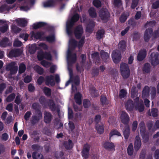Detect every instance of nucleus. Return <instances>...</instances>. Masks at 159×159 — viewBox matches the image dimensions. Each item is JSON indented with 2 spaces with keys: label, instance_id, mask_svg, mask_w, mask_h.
<instances>
[{
  "label": "nucleus",
  "instance_id": "nucleus-1",
  "mask_svg": "<svg viewBox=\"0 0 159 159\" xmlns=\"http://www.w3.org/2000/svg\"><path fill=\"white\" fill-rule=\"evenodd\" d=\"M67 59L68 65V69L69 71L70 79L69 80L66 82L65 86H67L70 83V81H71L75 84L77 85L79 83V77L77 76L73 78H71L72 73V70L69 67L71 64L73 63L76 61V55L75 54H72L70 48L68 49L67 51Z\"/></svg>",
  "mask_w": 159,
  "mask_h": 159
},
{
  "label": "nucleus",
  "instance_id": "nucleus-2",
  "mask_svg": "<svg viewBox=\"0 0 159 159\" xmlns=\"http://www.w3.org/2000/svg\"><path fill=\"white\" fill-rule=\"evenodd\" d=\"M138 90L135 86H133L131 90V96L132 98H134V107L136 110L138 111L139 112L143 111L144 109V106L143 102L142 100H139L138 96Z\"/></svg>",
  "mask_w": 159,
  "mask_h": 159
},
{
  "label": "nucleus",
  "instance_id": "nucleus-3",
  "mask_svg": "<svg viewBox=\"0 0 159 159\" xmlns=\"http://www.w3.org/2000/svg\"><path fill=\"white\" fill-rule=\"evenodd\" d=\"M79 16L78 14L74 15L71 19L68 20L66 23V32L69 36H71L73 33L72 27L74 23L76 22L79 19Z\"/></svg>",
  "mask_w": 159,
  "mask_h": 159
},
{
  "label": "nucleus",
  "instance_id": "nucleus-4",
  "mask_svg": "<svg viewBox=\"0 0 159 159\" xmlns=\"http://www.w3.org/2000/svg\"><path fill=\"white\" fill-rule=\"evenodd\" d=\"M120 70L121 75L124 78L129 77L130 74V70L128 65L126 63H121L120 65Z\"/></svg>",
  "mask_w": 159,
  "mask_h": 159
},
{
  "label": "nucleus",
  "instance_id": "nucleus-5",
  "mask_svg": "<svg viewBox=\"0 0 159 159\" xmlns=\"http://www.w3.org/2000/svg\"><path fill=\"white\" fill-rule=\"evenodd\" d=\"M39 101L41 104L44 107H46L48 104L52 111H54L56 110L55 105L52 100H50L49 103H47L45 98L43 97H42L40 98Z\"/></svg>",
  "mask_w": 159,
  "mask_h": 159
},
{
  "label": "nucleus",
  "instance_id": "nucleus-6",
  "mask_svg": "<svg viewBox=\"0 0 159 159\" xmlns=\"http://www.w3.org/2000/svg\"><path fill=\"white\" fill-rule=\"evenodd\" d=\"M85 37L84 36L82 37L80 41L78 44L77 42L74 39H70L69 40V44L70 46L77 47L80 48L82 47L84 42Z\"/></svg>",
  "mask_w": 159,
  "mask_h": 159
},
{
  "label": "nucleus",
  "instance_id": "nucleus-7",
  "mask_svg": "<svg viewBox=\"0 0 159 159\" xmlns=\"http://www.w3.org/2000/svg\"><path fill=\"white\" fill-rule=\"evenodd\" d=\"M15 62H12L8 65L6 67L7 70H10V74L13 75L16 74L18 70V67Z\"/></svg>",
  "mask_w": 159,
  "mask_h": 159
},
{
  "label": "nucleus",
  "instance_id": "nucleus-8",
  "mask_svg": "<svg viewBox=\"0 0 159 159\" xmlns=\"http://www.w3.org/2000/svg\"><path fill=\"white\" fill-rule=\"evenodd\" d=\"M99 16L103 20H107L110 16L109 13L106 9H102L99 12Z\"/></svg>",
  "mask_w": 159,
  "mask_h": 159
},
{
  "label": "nucleus",
  "instance_id": "nucleus-9",
  "mask_svg": "<svg viewBox=\"0 0 159 159\" xmlns=\"http://www.w3.org/2000/svg\"><path fill=\"white\" fill-rule=\"evenodd\" d=\"M38 57L39 60H41L45 58L48 60H51V56L49 53L45 52L44 53L42 51H40L38 53Z\"/></svg>",
  "mask_w": 159,
  "mask_h": 159
},
{
  "label": "nucleus",
  "instance_id": "nucleus-10",
  "mask_svg": "<svg viewBox=\"0 0 159 159\" xmlns=\"http://www.w3.org/2000/svg\"><path fill=\"white\" fill-rule=\"evenodd\" d=\"M158 53L157 52L152 53L150 57V60L153 66H156L159 64V60L158 59Z\"/></svg>",
  "mask_w": 159,
  "mask_h": 159
},
{
  "label": "nucleus",
  "instance_id": "nucleus-11",
  "mask_svg": "<svg viewBox=\"0 0 159 159\" xmlns=\"http://www.w3.org/2000/svg\"><path fill=\"white\" fill-rule=\"evenodd\" d=\"M112 57L113 61L115 63L118 62L121 59L120 52L118 50L113 51L112 54Z\"/></svg>",
  "mask_w": 159,
  "mask_h": 159
},
{
  "label": "nucleus",
  "instance_id": "nucleus-12",
  "mask_svg": "<svg viewBox=\"0 0 159 159\" xmlns=\"http://www.w3.org/2000/svg\"><path fill=\"white\" fill-rule=\"evenodd\" d=\"M42 118V114L39 111H38L35 115L32 116L31 121L32 123L34 124L38 122L39 120Z\"/></svg>",
  "mask_w": 159,
  "mask_h": 159
},
{
  "label": "nucleus",
  "instance_id": "nucleus-13",
  "mask_svg": "<svg viewBox=\"0 0 159 159\" xmlns=\"http://www.w3.org/2000/svg\"><path fill=\"white\" fill-rule=\"evenodd\" d=\"M121 121L124 124H127L129 121V117L128 114L125 111H122L120 114Z\"/></svg>",
  "mask_w": 159,
  "mask_h": 159
},
{
  "label": "nucleus",
  "instance_id": "nucleus-14",
  "mask_svg": "<svg viewBox=\"0 0 159 159\" xmlns=\"http://www.w3.org/2000/svg\"><path fill=\"white\" fill-rule=\"evenodd\" d=\"M83 33V29L81 25L77 26L75 30L74 34L77 39L80 38L81 37Z\"/></svg>",
  "mask_w": 159,
  "mask_h": 159
},
{
  "label": "nucleus",
  "instance_id": "nucleus-15",
  "mask_svg": "<svg viewBox=\"0 0 159 159\" xmlns=\"http://www.w3.org/2000/svg\"><path fill=\"white\" fill-rule=\"evenodd\" d=\"M54 79V77L53 76L51 75L47 76L45 78L46 84L48 86L49 85L51 86H54L55 84Z\"/></svg>",
  "mask_w": 159,
  "mask_h": 159
},
{
  "label": "nucleus",
  "instance_id": "nucleus-16",
  "mask_svg": "<svg viewBox=\"0 0 159 159\" xmlns=\"http://www.w3.org/2000/svg\"><path fill=\"white\" fill-rule=\"evenodd\" d=\"M89 148V145L87 144L84 145L82 153V156L85 159L88 157Z\"/></svg>",
  "mask_w": 159,
  "mask_h": 159
},
{
  "label": "nucleus",
  "instance_id": "nucleus-17",
  "mask_svg": "<svg viewBox=\"0 0 159 159\" xmlns=\"http://www.w3.org/2000/svg\"><path fill=\"white\" fill-rule=\"evenodd\" d=\"M0 30L2 33L6 32L8 28V25L5 21L0 20Z\"/></svg>",
  "mask_w": 159,
  "mask_h": 159
},
{
  "label": "nucleus",
  "instance_id": "nucleus-18",
  "mask_svg": "<svg viewBox=\"0 0 159 159\" xmlns=\"http://www.w3.org/2000/svg\"><path fill=\"white\" fill-rule=\"evenodd\" d=\"M21 52L19 49H15L11 51L8 54V56L10 58L16 57L20 55Z\"/></svg>",
  "mask_w": 159,
  "mask_h": 159
},
{
  "label": "nucleus",
  "instance_id": "nucleus-19",
  "mask_svg": "<svg viewBox=\"0 0 159 159\" xmlns=\"http://www.w3.org/2000/svg\"><path fill=\"white\" fill-rule=\"evenodd\" d=\"M125 106L126 110L128 111H131L133 109L134 106V104L132 100H129L125 102Z\"/></svg>",
  "mask_w": 159,
  "mask_h": 159
},
{
  "label": "nucleus",
  "instance_id": "nucleus-20",
  "mask_svg": "<svg viewBox=\"0 0 159 159\" xmlns=\"http://www.w3.org/2000/svg\"><path fill=\"white\" fill-rule=\"evenodd\" d=\"M141 145V143L140 139L138 136H137L135 138L134 143L135 150L136 151L139 150L140 148Z\"/></svg>",
  "mask_w": 159,
  "mask_h": 159
},
{
  "label": "nucleus",
  "instance_id": "nucleus-21",
  "mask_svg": "<svg viewBox=\"0 0 159 159\" xmlns=\"http://www.w3.org/2000/svg\"><path fill=\"white\" fill-rule=\"evenodd\" d=\"M152 30L151 28L146 30L144 35V39L145 41L147 42L148 41L150 36L152 35Z\"/></svg>",
  "mask_w": 159,
  "mask_h": 159
},
{
  "label": "nucleus",
  "instance_id": "nucleus-22",
  "mask_svg": "<svg viewBox=\"0 0 159 159\" xmlns=\"http://www.w3.org/2000/svg\"><path fill=\"white\" fill-rule=\"evenodd\" d=\"M17 24L21 26L24 27L25 26L27 23L28 20L25 18H18L16 20Z\"/></svg>",
  "mask_w": 159,
  "mask_h": 159
},
{
  "label": "nucleus",
  "instance_id": "nucleus-23",
  "mask_svg": "<svg viewBox=\"0 0 159 159\" xmlns=\"http://www.w3.org/2000/svg\"><path fill=\"white\" fill-rule=\"evenodd\" d=\"M44 121L46 123H49L51 121L52 117L49 112H45L44 113Z\"/></svg>",
  "mask_w": 159,
  "mask_h": 159
},
{
  "label": "nucleus",
  "instance_id": "nucleus-24",
  "mask_svg": "<svg viewBox=\"0 0 159 159\" xmlns=\"http://www.w3.org/2000/svg\"><path fill=\"white\" fill-rule=\"evenodd\" d=\"M146 52L145 49L140 50L137 56V59L138 61L142 60L146 57Z\"/></svg>",
  "mask_w": 159,
  "mask_h": 159
},
{
  "label": "nucleus",
  "instance_id": "nucleus-25",
  "mask_svg": "<svg viewBox=\"0 0 159 159\" xmlns=\"http://www.w3.org/2000/svg\"><path fill=\"white\" fill-rule=\"evenodd\" d=\"M11 44V43L6 38H3L0 42V45L2 47H5Z\"/></svg>",
  "mask_w": 159,
  "mask_h": 159
},
{
  "label": "nucleus",
  "instance_id": "nucleus-26",
  "mask_svg": "<svg viewBox=\"0 0 159 159\" xmlns=\"http://www.w3.org/2000/svg\"><path fill=\"white\" fill-rule=\"evenodd\" d=\"M104 148L109 150H114L115 146L113 143L109 142H106L104 144Z\"/></svg>",
  "mask_w": 159,
  "mask_h": 159
},
{
  "label": "nucleus",
  "instance_id": "nucleus-27",
  "mask_svg": "<svg viewBox=\"0 0 159 159\" xmlns=\"http://www.w3.org/2000/svg\"><path fill=\"white\" fill-rule=\"evenodd\" d=\"M43 34V32H38L35 33L32 31L31 33V37L32 38H34L36 39H39L41 37Z\"/></svg>",
  "mask_w": 159,
  "mask_h": 159
},
{
  "label": "nucleus",
  "instance_id": "nucleus-28",
  "mask_svg": "<svg viewBox=\"0 0 159 159\" xmlns=\"http://www.w3.org/2000/svg\"><path fill=\"white\" fill-rule=\"evenodd\" d=\"M149 88L147 86H145L143 89L142 92V97L143 98L147 97L149 96Z\"/></svg>",
  "mask_w": 159,
  "mask_h": 159
},
{
  "label": "nucleus",
  "instance_id": "nucleus-29",
  "mask_svg": "<svg viewBox=\"0 0 159 159\" xmlns=\"http://www.w3.org/2000/svg\"><path fill=\"white\" fill-rule=\"evenodd\" d=\"M89 16L92 18H95L97 17V14L95 9L93 7H91L89 10Z\"/></svg>",
  "mask_w": 159,
  "mask_h": 159
},
{
  "label": "nucleus",
  "instance_id": "nucleus-30",
  "mask_svg": "<svg viewBox=\"0 0 159 159\" xmlns=\"http://www.w3.org/2000/svg\"><path fill=\"white\" fill-rule=\"evenodd\" d=\"M81 95L79 93H76L74 96V98L76 103L79 105L81 103Z\"/></svg>",
  "mask_w": 159,
  "mask_h": 159
},
{
  "label": "nucleus",
  "instance_id": "nucleus-31",
  "mask_svg": "<svg viewBox=\"0 0 159 159\" xmlns=\"http://www.w3.org/2000/svg\"><path fill=\"white\" fill-rule=\"evenodd\" d=\"M11 7H8L6 5H4L2 6L0 8V11L1 13H5L8 11L10 9Z\"/></svg>",
  "mask_w": 159,
  "mask_h": 159
},
{
  "label": "nucleus",
  "instance_id": "nucleus-32",
  "mask_svg": "<svg viewBox=\"0 0 159 159\" xmlns=\"http://www.w3.org/2000/svg\"><path fill=\"white\" fill-rule=\"evenodd\" d=\"M32 157L33 159H43V158L42 154L38 153L36 152L33 153Z\"/></svg>",
  "mask_w": 159,
  "mask_h": 159
},
{
  "label": "nucleus",
  "instance_id": "nucleus-33",
  "mask_svg": "<svg viewBox=\"0 0 159 159\" xmlns=\"http://www.w3.org/2000/svg\"><path fill=\"white\" fill-rule=\"evenodd\" d=\"M123 133L125 138L127 139L129 135V128L128 125L126 126L125 129L123 131Z\"/></svg>",
  "mask_w": 159,
  "mask_h": 159
},
{
  "label": "nucleus",
  "instance_id": "nucleus-34",
  "mask_svg": "<svg viewBox=\"0 0 159 159\" xmlns=\"http://www.w3.org/2000/svg\"><path fill=\"white\" fill-rule=\"evenodd\" d=\"M126 47L125 42L124 41H122L119 43L118 44V48L121 51H124Z\"/></svg>",
  "mask_w": 159,
  "mask_h": 159
},
{
  "label": "nucleus",
  "instance_id": "nucleus-35",
  "mask_svg": "<svg viewBox=\"0 0 159 159\" xmlns=\"http://www.w3.org/2000/svg\"><path fill=\"white\" fill-rule=\"evenodd\" d=\"M98 132L99 134H102L104 131L103 126L102 124H98L96 126Z\"/></svg>",
  "mask_w": 159,
  "mask_h": 159
},
{
  "label": "nucleus",
  "instance_id": "nucleus-36",
  "mask_svg": "<svg viewBox=\"0 0 159 159\" xmlns=\"http://www.w3.org/2000/svg\"><path fill=\"white\" fill-rule=\"evenodd\" d=\"M64 145L66 148L68 149H71L73 147L72 141L70 140H69L68 142H65Z\"/></svg>",
  "mask_w": 159,
  "mask_h": 159
},
{
  "label": "nucleus",
  "instance_id": "nucleus-37",
  "mask_svg": "<svg viewBox=\"0 0 159 159\" xmlns=\"http://www.w3.org/2000/svg\"><path fill=\"white\" fill-rule=\"evenodd\" d=\"M158 110L156 108H152V109L151 114L150 112V111L148 112V114L150 116H152L153 117H157L158 116Z\"/></svg>",
  "mask_w": 159,
  "mask_h": 159
},
{
  "label": "nucleus",
  "instance_id": "nucleus-38",
  "mask_svg": "<svg viewBox=\"0 0 159 159\" xmlns=\"http://www.w3.org/2000/svg\"><path fill=\"white\" fill-rule=\"evenodd\" d=\"M101 57L104 61H105L106 60L109 58V55L108 54L105 52L103 51H101Z\"/></svg>",
  "mask_w": 159,
  "mask_h": 159
},
{
  "label": "nucleus",
  "instance_id": "nucleus-39",
  "mask_svg": "<svg viewBox=\"0 0 159 159\" xmlns=\"http://www.w3.org/2000/svg\"><path fill=\"white\" fill-rule=\"evenodd\" d=\"M133 152V145L132 143H130L129 144L127 148V153L129 155L131 156L132 155Z\"/></svg>",
  "mask_w": 159,
  "mask_h": 159
},
{
  "label": "nucleus",
  "instance_id": "nucleus-40",
  "mask_svg": "<svg viewBox=\"0 0 159 159\" xmlns=\"http://www.w3.org/2000/svg\"><path fill=\"white\" fill-rule=\"evenodd\" d=\"M104 33V30H98L97 34L96 37L98 39H99L102 38Z\"/></svg>",
  "mask_w": 159,
  "mask_h": 159
},
{
  "label": "nucleus",
  "instance_id": "nucleus-41",
  "mask_svg": "<svg viewBox=\"0 0 159 159\" xmlns=\"http://www.w3.org/2000/svg\"><path fill=\"white\" fill-rule=\"evenodd\" d=\"M94 26V22L93 21L90 22V23L87 26L86 31L88 32H91L92 28Z\"/></svg>",
  "mask_w": 159,
  "mask_h": 159
},
{
  "label": "nucleus",
  "instance_id": "nucleus-42",
  "mask_svg": "<svg viewBox=\"0 0 159 159\" xmlns=\"http://www.w3.org/2000/svg\"><path fill=\"white\" fill-rule=\"evenodd\" d=\"M26 69L25 66L23 63L20 64L19 66V73L22 74L24 72Z\"/></svg>",
  "mask_w": 159,
  "mask_h": 159
},
{
  "label": "nucleus",
  "instance_id": "nucleus-43",
  "mask_svg": "<svg viewBox=\"0 0 159 159\" xmlns=\"http://www.w3.org/2000/svg\"><path fill=\"white\" fill-rule=\"evenodd\" d=\"M34 70L39 74L41 75L43 73V68L38 65L34 66Z\"/></svg>",
  "mask_w": 159,
  "mask_h": 159
},
{
  "label": "nucleus",
  "instance_id": "nucleus-44",
  "mask_svg": "<svg viewBox=\"0 0 159 159\" xmlns=\"http://www.w3.org/2000/svg\"><path fill=\"white\" fill-rule=\"evenodd\" d=\"M15 97V94L14 93H13L10 95L5 99V101L8 102H10L14 99Z\"/></svg>",
  "mask_w": 159,
  "mask_h": 159
},
{
  "label": "nucleus",
  "instance_id": "nucleus-45",
  "mask_svg": "<svg viewBox=\"0 0 159 159\" xmlns=\"http://www.w3.org/2000/svg\"><path fill=\"white\" fill-rule=\"evenodd\" d=\"M45 25V23L43 22H39L36 23L33 25V27L34 29H37L40 27L43 26Z\"/></svg>",
  "mask_w": 159,
  "mask_h": 159
},
{
  "label": "nucleus",
  "instance_id": "nucleus-46",
  "mask_svg": "<svg viewBox=\"0 0 159 159\" xmlns=\"http://www.w3.org/2000/svg\"><path fill=\"white\" fill-rule=\"evenodd\" d=\"M150 65L148 63H146L144 65L143 70V71L146 73H148L150 70Z\"/></svg>",
  "mask_w": 159,
  "mask_h": 159
},
{
  "label": "nucleus",
  "instance_id": "nucleus-47",
  "mask_svg": "<svg viewBox=\"0 0 159 159\" xmlns=\"http://www.w3.org/2000/svg\"><path fill=\"white\" fill-rule=\"evenodd\" d=\"M91 94L92 96L95 97L97 96L98 94L96 92V90L94 88H92L90 90Z\"/></svg>",
  "mask_w": 159,
  "mask_h": 159
},
{
  "label": "nucleus",
  "instance_id": "nucleus-48",
  "mask_svg": "<svg viewBox=\"0 0 159 159\" xmlns=\"http://www.w3.org/2000/svg\"><path fill=\"white\" fill-rule=\"evenodd\" d=\"M11 31L15 33H17L19 32L21 29L18 28L15 25H12L11 26Z\"/></svg>",
  "mask_w": 159,
  "mask_h": 159
},
{
  "label": "nucleus",
  "instance_id": "nucleus-49",
  "mask_svg": "<svg viewBox=\"0 0 159 159\" xmlns=\"http://www.w3.org/2000/svg\"><path fill=\"white\" fill-rule=\"evenodd\" d=\"M43 90L45 94L47 96H49L51 94V90L46 87H44L43 89Z\"/></svg>",
  "mask_w": 159,
  "mask_h": 159
},
{
  "label": "nucleus",
  "instance_id": "nucleus-50",
  "mask_svg": "<svg viewBox=\"0 0 159 159\" xmlns=\"http://www.w3.org/2000/svg\"><path fill=\"white\" fill-rule=\"evenodd\" d=\"M127 93L126 91L124 89L120 90L119 94V97L121 98H124L126 96Z\"/></svg>",
  "mask_w": 159,
  "mask_h": 159
},
{
  "label": "nucleus",
  "instance_id": "nucleus-51",
  "mask_svg": "<svg viewBox=\"0 0 159 159\" xmlns=\"http://www.w3.org/2000/svg\"><path fill=\"white\" fill-rule=\"evenodd\" d=\"M122 3L121 0H114L113 2V5L115 7H120L122 5Z\"/></svg>",
  "mask_w": 159,
  "mask_h": 159
},
{
  "label": "nucleus",
  "instance_id": "nucleus-52",
  "mask_svg": "<svg viewBox=\"0 0 159 159\" xmlns=\"http://www.w3.org/2000/svg\"><path fill=\"white\" fill-rule=\"evenodd\" d=\"M110 139L114 135H116L118 136H120L121 135L116 130H112L111 131L110 133Z\"/></svg>",
  "mask_w": 159,
  "mask_h": 159
},
{
  "label": "nucleus",
  "instance_id": "nucleus-53",
  "mask_svg": "<svg viewBox=\"0 0 159 159\" xmlns=\"http://www.w3.org/2000/svg\"><path fill=\"white\" fill-rule=\"evenodd\" d=\"M100 100L101 102L103 105L107 104L108 103L106 97L104 96H101Z\"/></svg>",
  "mask_w": 159,
  "mask_h": 159
},
{
  "label": "nucleus",
  "instance_id": "nucleus-54",
  "mask_svg": "<svg viewBox=\"0 0 159 159\" xmlns=\"http://www.w3.org/2000/svg\"><path fill=\"white\" fill-rule=\"evenodd\" d=\"M139 126L141 132H143L145 130V126L143 122H141L139 124Z\"/></svg>",
  "mask_w": 159,
  "mask_h": 159
},
{
  "label": "nucleus",
  "instance_id": "nucleus-55",
  "mask_svg": "<svg viewBox=\"0 0 159 159\" xmlns=\"http://www.w3.org/2000/svg\"><path fill=\"white\" fill-rule=\"evenodd\" d=\"M94 5L96 7L98 8L101 6V3L99 0H94L93 2Z\"/></svg>",
  "mask_w": 159,
  "mask_h": 159
},
{
  "label": "nucleus",
  "instance_id": "nucleus-56",
  "mask_svg": "<svg viewBox=\"0 0 159 159\" xmlns=\"http://www.w3.org/2000/svg\"><path fill=\"white\" fill-rule=\"evenodd\" d=\"M41 64L45 67H48L51 65V63L45 60L42 61L41 62Z\"/></svg>",
  "mask_w": 159,
  "mask_h": 159
},
{
  "label": "nucleus",
  "instance_id": "nucleus-57",
  "mask_svg": "<svg viewBox=\"0 0 159 159\" xmlns=\"http://www.w3.org/2000/svg\"><path fill=\"white\" fill-rule=\"evenodd\" d=\"M83 105L84 107L85 108H88L90 105V101L86 99L84 100Z\"/></svg>",
  "mask_w": 159,
  "mask_h": 159
},
{
  "label": "nucleus",
  "instance_id": "nucleus-58",
  "mask_svg": "<svg viewBox=\"0 0 159 159\" xmlns=\"http://www.w3.org/2000/svg\"><path fill=\"white\" fill-rule=\"evenodd\" d=\"M22 44L21 42L17 39L15 40L13 43L14 46L16 47H20L21 46Z\"/></svg>",
  "mask_w": 159,
  "mask_h": 159
},
{
  "label": "nucleus",
  "instance_id": "nucleus-59",
  "mask_svg": "<svg viewBox=\"0 0 159 159\" xmlns=\"http://www.w3.org/2000/svg\"><path fill=\"white\" fill-rule=\"evenodd\" d=\"M127 16L125 14H123L120 18V21L121 23L124 22L126 20Z\"/></svg>",
  "mask_w": 159,
  "mask_h": 159
},
{
  "label": "nucleus",
  "instance_id": "nucleus-60",
  "mask_svg": "<svg viewBox=\"0 0 159 159\" xmlns=\"http://www.w3.org/2000/svg\"><path fill=\"white\" fill-rule=\"evenodd\" d=\"M47 40L50 42H52L55 41V37L54 35L49 36L46 37Z\"/></svg>",
  "mask_w": 159,
  "mask_h": 159
},
{
  "label": "nucleus",
  "instance_id": "nucleus-61",
  "mask_svg": "<svg viewBox=\"0 0 159 159\" xmlns=\"http://www.w3.org/2000/svg\"><path fill=\"white\" fill-rule=\"evenodd\" d=\"M152 8L156 9L159 7V1H157L152 5Z\"/></svg>",
  "mask_w": 159,
  "mask_h": 159
},
{
  "label": "nucleus",
  "instance_id": "nucleus-62",
  "mask_svg": "<svg viewBox=\"0 0 159 159\" xmlns=\"http://www.w3.org/2000/svg\"><path fill=\"white\" fill-rule=\"evenodd\" d=\"M155 25V22L154 21H152L147 23L145 25V27L146 28L148 27H151Z\"/></svg>",
  "mask_w": 159,
  "mask_h": 159
},
{
  "label": "nucleus",
  "instance_id": "nucleus-63",
  "mask_svg": "<svg viewBox=\"0 0 159 159\" xmlns=\"http://www.w3.org/2000/svg\"><path fill=\"white\" fill-rule=\"evenodd\" d=\"M28 37L29 35L27 34L22 33L20 34V37L23 39L25 41L27 40Z\"/></svg>",
  "mask_w": 159,
  "mask_h": 159
},
{
  "label": "nucleus",
  "instance_id": "nucleus-64",
  "mask_svg": "<svg viewBox=\"0 0 159 159\" xmlns=\"http://www.w3.org/2000/svg\"><path fill=\"white\" fill-rule=\"evenodd\" d=\"M32 80L31 77L30 76H27L24 79V81L25 83H29Z\"/></svg>",
  "mask_w": 159,
  "mask_h": 159
}]
</instances>
